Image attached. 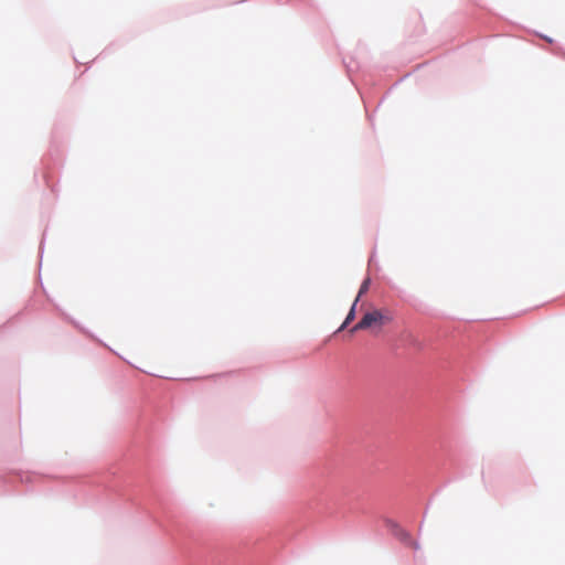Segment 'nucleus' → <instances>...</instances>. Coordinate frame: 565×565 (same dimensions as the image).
I'll use <instances>...</instances> for the list:
<instances>
[{"label": "nucleus", "instance_id": "nucleus-1", "mask_svg": "<svg viewBox=\"0 0 565 565\" xmlns=\"http://www.w3.org/2000/svg\"><path fill=\"white\" fill-rule=\"evenodd\" d=\"M393 320L388 310L375 309L366 312L362 319L351 329V332L372 328H382Z\"/></svg>", "mask_w": 565, "mask_h": 565}, {"label": "nucleus", "instance_id": "nucleus-2", "mask_svg": "<svg viewBox=\"0 0 565 565\" xmlns=\"http://www.w3.org/2000/svg\"><path fill=\"white\" fill-rule=\"evenodd\" d=\"M355 306H356V302L354 301L351 310L349 311L343 324L341 326L340 330L344 329L355 317Z\"/></svg>", "mask_w": 565, "mask_h": 565}, {"label": "nucleus", "instance_id": "nucleus-3", "mask_svg": "<svg viewBox=\"0 0 565 565\" xmlns=\"http://www.w3.org/2000/svg\"><path fill=\"white\" fill-rule=\"evenodd\" d=\"M370 284H371V279L370 278H366L362 282V285L360 287V290H359V294H358V297L355 298V302H358L360 297L369 290Z\"/></svg>", "mask_w": 565, "mask_h": 565}]
</instances>
